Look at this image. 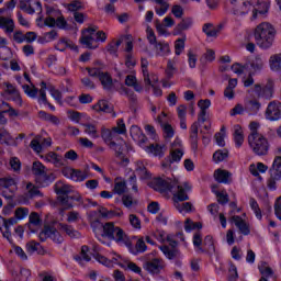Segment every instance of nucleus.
Returning <instances> with one entry per match:
<instances>
[{
  "instance_id": "obj_2",
  "label": "nucleus",
  "mask_w": 281,
  "mask_h": 281,
  "mask_svg": "<svg viewBox=\"0 0 281 281\" xmlns=\"http://www.w3.org/2000/svg\"><path fill=\"white\" fill-rule=\"evenodd\" d=\"M276 40V29L269 22H262L255 29V41L261 49H269Z\"/></svg>"
},
{
  "instance_id": "obj_13",
  "label": "nucleus",
  "mask_w": 281,
  "mask_h": 281,
  "mask_svg": "<svg viewBox=\"0 0 281 281\" xmlns=\"http://www.w3.org/2000/svg\"><path fill=\"white\" fill-rule=\"evenodd\" d=\"M266 119L270 120V122H276L281 119V103L279 101H272L268 104Z\"/></svg>"
},
{
  "instance_id": "obj_48",
  "label": "nucleus",
  "mask_w": 281,
  "mask_h": 281,
  "mask_svg": "<svg viewBox=\"0 0 281 281\" xmlns=\"http://www.w3.org/2000/svg\"><path fill=\"white\" fill-rule=\"evenodd\" d=\"M48 90L52 98H54L58 104H63V93L59 90H56L54 86H49Z\"/></svg>"
},
{
  "instance_id": "obj_19",
  "label": "nucleus",
  "mask_w": 281,
  "mask_h": 281,
  "mask_svg": "<svg viewBox=\"0 0 281 281\" xmlns=\"http://www.w3.org/2000/svg\"><path fill=\"white\" fill-rule=\"evenodd\" d=\"M110 148L114 150L117 159H121V164H128V158L124 157V146L115 142H110Z\"/></svg>"
},
{
  "instance_id": "obj_23",
  "label": "nucleus",
  "mask_w": 281,
  "mask_h": 281,
  "mask_svg": "<svg viewBox=\"0 0 281 281\" xmlns=\"http://www.w3.org/2000/svg\"><path fill=\"white\" fill-rule=\"evenodd\" d=\"M99 80L105 91H113V78L109 72H102Z\"/></svg>"
},
{
  "instance_id": "obj_44",
  "label": "nucleus",
  "mask_w": 281,
  "mask_h": 281,
  "mask_svg": "<svg viewBox=\"0 0 281 281\" xmlns=\"http://www.w3.org/2000/svg\"><path fill=\"white\" fill-rule=\"evenodd\" d=\"M136 172L140 179H150V173L143 162H137Z\"/></svg>"
},
{
  "instance_id": "obj_63",
  "label": "nucleus",
  "mask_w": 281,
  "mask_h": 281,
  "mask_svg": "<svg viewBox=\"0 0 281 281\" xmlns=\"http://www.w3.org/2000/svg\"><path fill=\"white\" fill-rule=\"evenodd\" d=\"M41 249V244L34 240L26 244V251L29 254H34V251H38Z\"/></svg>"
},
{
  "instance_id": "obj_1",
  "label": "nucleus",
  "mask_w": 281,
  "mask_h": 281,
  "mask_svg": "<svg viewBox=\"0 0 281 281\" xmlns=\"http://www.w3.org/2000/svg\"><path fill=\"white\" fill-rule=\"evenodd\" d=\"M102 236L109 240H114L116 245L127 247V249H133V241H131L128 235H126L124 229L120 226H115L113 222H108L103 225Z\"/></svg>"
},
{
  "instance_id": "obj_41",
  "label": "nucleus",
  "mask_w": 281,
  "mask_h": 281,
  "mask_svg": "<svg viewBox=\"0 0 281 281\" xmlns=\"http://www.w3.org/2000/svg\"><path fill=\"white\" fill-rule=\"evenodd\" d=\"M0 188L16 190V182L12 178H1L0 179Z\"/></svg>"
},
{
  "instance_id": "obj_3",
  "label": "nucleus",
  "mask_w": 281,
  "mask_h": 281,
  "mask_svg": "<svg viewBox=\"0 0 281 281\" xmlns=\"http://www.w3.org/2000/svg\"><path fill=\"white\" fill-rule=\"evenodd\" d=\"M32 172L35 177L36 183H40L42 188H47V186L56 181V176L54 173H47V167H45L41 161L33 162Z\"/></svg>"
},
{
  "instance_id": "obj_53",
  "label": "nucleus",
  "mask_w": 281,
  "mask_h": 281,
  "mask_svg": "<svg viewBox=\"0 0 281 281\" xmlns=\"http://www.w3.org/2000/svg\"><path fill=\"white\" fill-rule=\"evenodd\" d=\"M87 179V173L80 169H72V181H85Z\"/></svg>"
},
{
  "instance_id": "obj_22",
  "label": "nucleus",
  "mask_w": 281,
  "mask_h": 281,
  "mask_svg": "<svg viewBox=\"0 0 281 281\" xmlns=\"http://www.w3.org/2000/svg\"><path fill=\"white\" fill-rule=\"evenodd\" d=\"M214 178L217 183H231L232 173L227 170L217 169L214 172Z\"/></svg>"
},
{
  "instance_id": "obj_36",
  "label": "nucleus",
  "mask_w": 281,
  "mask_h": 281,
  "mask_svg": "<svg viewBox=\"0 0 281 281\" xmlns=\"http://www.w3.org/2000/svg\"><path fill=\"white\" fill-rule=\"evenodd\" d=\"M269 12V3L260 2L258 9L252 10V21L258 19V14H267Z\"/></svg>"
},
{
  "instance_id": "obj_29",
  "label": "nucleus",
  "mask_w": 281,
  "mask_h": 281,
  "mask_svg": "<svg viewBox=\"0 0 281 281\" xmlns=\"http://www.w3.org/2000/svg\"><path fill=\"white\" fill-rule=\"evenodd\" d=\"M193 21L192 18L182 19L181 22L176 26V31L178 34L181 32H186V30H190L192 27Z\"/></svg>"
},
{
  "instance_id": "obj_34",
  "label": "nucleus",
  "mask_w": 281,
  "mask_h": 281,
  "mask_svg": "<svg viewBox=\"0 0 281 281\" xmlns=\"http://www.w3.org/2000/svg\"><path fill=\"white\" fill-rule=\"evenodd\" d=\"M262 105L259 103L258 100L256 99H252V100H249L247 103H246V109L249 113H251L252 115H256V113H258V111H260V108Z\"/></svg>"
},
{
  "instance_id": "obj_18",
  "label": "nucleus",
  "mask_w": 281,
  "mask_h": 281,
  "mask_svg": "<svg viewBox=\"0 0 281 281\" xmlns=\"http://www.w3.org/2000/svg\"><path fill=\"white\" fill-rule=\"evenodd\" d=\"M190 142L192 150L199 148V123L194 122L190 127Z\"/></svg>"
},
{
  "instance_id": "obj_64",
  "label": "nucleus",
  "mask_w": 281,
  "mask_h": 281,
  "mask_svg": "<svg viewBox=\"0 0 281 281\" xmlns=\"http://www.w3.org/2000/svg\"><path fill=\"white\" fill-rule=\"evenodd\" d=\"M274 214L281 221V196L274 203Z\"/></svg>"
},
{
  "instance_id": "obj_43",
  "label": "nucleus",
  "mask_w": 281,
  "mask_h": 281,
  "mask_svg": "<svg viewBox=\"0 0 281 281\" xmlns=\"http://www.w3.org/2000/svg\"><path fill=\"white\" fill-rule=\"evenodd\" d=\"M56 38H58V32L53 30L50 32L44 33V36L38 38V43H49L52 41H56Z\"/></svg>"
},
{
  "instance_id": "obj_32",
  "label": "nucleus",
  "mask_w": 281,
  "mask_h": 281,
  "mask_svg": "<svg viewBox=\"0 0 281 281\" xmlns=\"http://www.w3.org/2000/svg\"><path fill=\"white\" fill-rule=\"evenodd\" d=\"M234 139L237 148H240L245 142V136L243 135V127L240 125H235Z\"/></svg>"
},
{
  "instance_id": "obj_46",
  "label": "nucleus",
  "mask_w": 281,
  "mask_h": 281,
  "mask_svg": "<svg viewBox=\"0 0 281 281\" xmlns=\"http://www.w3.org/2000/svg\"><path fill=\"white\" fill-rule=\"evenodd\" d=\"M79 41L81 45H86L88 49H93V41H95L93 34L88 33L87 35H83Z\"/></svg>"
},
{
  "instance_id": "obj_21",
  "label": "nucleus",
  "mask_w": 281,
  "mask_h": 281,
  "mask_svg": "<svg viewBox=\"0 0 281 281\" xmlns=\"http://www.w3.org/2000/svg\"><path fill=\"white\" fill-rule=\"evenodd\" d=\"M130 133L133 139L138 142V144H146V142H148V137H146L139 126L133 125L130 130Z\"/></svg>"
},
{
  "instance_id": "obj_59",
  "label": "nucleus",
  "mask_w": 281,
  "mask_h": 281,
  "mask_svg": "<svg viewBox=\"0 0 281 281\" xmlns=\"http://www.w3.org/2000/svg\"><path fill=\"white\" fill-rule=\"evenodd\" d=\"M204 247H206L207 251H216L214 247V238L211 235H207L204 238Z\"/></svg>"
},
{
  "instance_id": "obj_8",
  "label": "nucleus",
  "mask_w": 281,
  "mask_h": 281,
  "mask_svg": "<svg viewBox=\"0 0 281 281\" xmlns=\"http://www.w3.org/2000/svg\"><path fill=\"white\" fill-rule=\"evenodd\" d=\"M232 8L231 13L233 16L237 19L239 16H245L249 14V10H251V2L246 0H228Z\"/></svg>"
},
{
  "instance_id": "obj_20",
  "label": "nucleus",
  "mask_w": 281,
  "mask_h": 281,
  "mask_svg": "<svg viewBox=\"0 0 281 281\" xmlns=\"http://www.w3.org/2000/svg\"><path fill=\"white\" fill-rule=\"evenodd\" d=\"M92 109L97 111V113H113V104L109 103L106 100H99Z\"/></svg>"
},
{
  "instance_id": "obj_51",
  "label": "nucleus",
  "mask_w": 281,
  "mask_h": 281,
  "mask_svg": "<svg viewBox=\"0 0 281 281\" xmlns=\"http://www.w3.org/2000/svg\"><path fill=\"white\" fill-rule=\"evenodd\" d=\"M186 49V40L178 38L175 43V54L176 56H181V53Z\"/></svg>"
},
{
  "instance_id": "obj_24",
  "label": "nucleus",
  "mask_w": 281,
  "mask_h": 281,
  "mask_svg": "<svg viewBox=\"0 0 281 281\" xmlns=\"http://www.w3.org/2000/svg\"><path fill=\"white\" fill-rule=\"evenodd\" d=\"M250 173L252 177H258L260 180H262V177L260 176V172H266L269 170V167L262 162H257V165L252 164L249 166Z\"/></svg>"
},
{
  "instance_id": "obj_14",
  "label": "nucleus",
  "mask_w": 281,
  "mask_h": 281,
  "mask_svg": "<svg viewBox=\"0 0 281 281\" xmlns=\"http://www.w3.org/2000/svg\"><path fill=\"white\" fill-rule=\"evenodd\" d=\"M254 91L257 98H263V100H271V98H273V82L269 81L263 87L257 83L254 87Z\"/></svg>"
},
{
  "instance_id": "obj_6",
  "label": "nucleus",
  "mask_w": 281,
  "mask_h": 281,
  "mask_svg": "<svg viewBox=\"0 0 281 281\" xmlns=\"http://www.w3.org/2000/svg\"><path fill=\"white\" fill-rule=\"evenodd\" d=\"M190 190H192L190 183L183 182L182 184H179V182L173 181V188L170 191L173 194V203L179 201H190V195H188V192H190Z\"/></svg>"
},
{
  "instance_id": "obj_54",
  "label": "nucleus",
  "mask_w": 281,
  "mask_h": 281,
  "mask_svg": "<svg viewBox=\"0 0 281 281\" xmlns=\"http://www.w3.org/2000/svg\"><path fill=\"white\" fill-rule=\"evenodd\" d=\"M122 201L123 205H125V207H127L128 210H131L133 205H137V200H133V196L128 194L123 195Z\"/></svg>"
},
{
  "instance_id": "obj_60",
  "label": "nucleus",
  "mask_w": 281,
  "mask_h": 281,
  "mask_svg": "<svg viewBox=\"0 0 281 281\" xmlns=\"http://www.w3.org/2000/svg\"><path fill=\"white\" fill-rule=\"evenodd\" d=\"M171 14L176 16V19H182L183 18V7L179 4H175L171 8Z\"/></svg>"
},
{
  "instance_id": "obj_9",
  "label": "nucleus",
  "mask_w": 281,
  "mask_h": 281,
  "mask_svg": "<svg viewBox=\"0 0 281 281\" xmlns=\"http://www.w3.org/2000/svg\"><path fill=\"white\" fill-rule=\"evenodd\" d=\"M281 179V157L277 156L273 160L272 167L270 168V178L268 179V188L276 190V181Z\"/></svg>"
},
{
  "instance_id": "obj_17",
  "label": "nucleus",
  "mask_w": 281,
  "mask_h": 281,
  "mask_svg": "<svg viewBox=\"0 0 281 281\" xmlns=\"http://www.w3.org/2000/svg\"><path fill=\"white\" fill-rule=\"evenodd\" d=\"M231 221L236 225L240 234H243L244 236H249V234H251L249 224L245 223V220H243V217L235 215L231 218Z\"/></svg>"
},
{
  "instance_id": "obj_37",
  "label": "nucleus",
  "mask_w": 281,
  "mask_h": 281,
  "mask_svg": "<svg viewBox=\"0 0 281 281\" xmlns=\"http://www.w3.org/2000/svg\"><path fill=\"white\" fill-rule=\"evenodd\" d=\"M140 67L143 69V77L145 85H150V74L148 72V59L142 58Z\"/></svg>"
},
{
  "instance_id": "obj_47",
  "label": "nucleus",
  "mask_w": 281,
  "mask_h": 281,
  "mask_svg": "<svg viewBox=\"0 0 281 281\" xmlns=\"http://www.w3.org/2000/svg\"><path fill=\"white\" fill-rule=\"evenodd\" d=\"M26 190L29 191L30 198L34 199V196H43L38 187L33 186L32 182L26 184Z\"/></svg>"
},
{
  "instance_id": "obj_4",
  "label": "nucleus",
  "mask_w": 281,
  "mask_h": 281,
  "mask_svg": "<svg viewBox=\"0 0 281 281\" xmlns=\"http://www.w3.org/2000/svg\"><path fill=\"white\" fill-rule=\"evenodd\" d=\"M248 144L255 155L265 157L269 153V140L262 134L248 135Z\"/></svg>"
},
{
  "instance_id": "obj_11",
  "label": "nucleus",
  "mask_w": 281,
  "mask_h": 281,
  "mask_svg": "<svg viewBox=\"0 0 281 281\" xmlns=\"http://www.w3.org/2000/svg\"><path fill=\"white\" fill-rule=\"evenodd\" d=\"M47 238H50L53 243H57L58 245H60V243L64 240V238L60 236V233L52 226H45L44 229L40 233V240H42V243H45Z\"/></svg>"
},
{
  "instance_id": "obj_12",
  "label": "nucleus",
  "mask_w": 281,
  "mask_h": 281,
  "mask_svg": "<svg viewBox=\"0 0 281 281\" xmlns=\"http://www.w3.org/2000/svg\"><path fill=\"white\" fill-rule=\"evenodd\" d=\"M165 267H166V263L164 262V259H159V258L146 260L143 263V269H145V271H148V273H153L154 276L161 273V270Z\"/></svg>"
},
{
  "instance_id": "obj_61",
  "label": "nucleus",
  "mask_w": 281,
  "mask_h": 281,
  "mask_svg": "<svg viewBox=\"0 0 281 281\" xmlns=\"http://www.w3.org/2000/svg\"><path fill=\"white\" fill-rule=\"evenodd\" d=\"M187 56H188L189 67L191 69H194L196 67V55L192 52V49H189Z\"/></svg>"
},
{
  "instance_id": "obj_16",
  "label": "nucleus",
  "mask_w": 281,
  "mask_h": 281,
  "mask_svg": "<svg viewBox=\"0 0 281 281\" xmlns=\"http://www.w3.org/2000/svg\"><path fill=\"white\" fill-rule=\"evenodd\" d=\"M183 157V150L180 148L171 149L170 156L162 161V168H170L172 164L181 161V158Z\"/></svg>"
},
{
  "instance_id": "obj_50",
  "label": "nucleus",
  "mask_w": 281,
  "mask_h": 281,
  "mask_svg": "<svg viewBox=\"0 0 281 281\" xmlns=\"http://www.w3.org/2000/svg\"><path fill=\"white\" fill-rule=\"evenodd\" d=\"M162 131L165 139H172V137H175V130L172 128V125L168 123L162 124Z\"/></svg>"
},
{
  "instance_id": "obj_45",
  "label": "nucleus",
  "mask_w": 281,
  "mask_h": 281,
  "mask_svg": "<svg viewBox=\"0 0 281 281\" xmlns=\"http://www.w3.org/2000/svg\"><path fill=\"white\" fill-rule=\"evenodd\" d=\"M203 224L201 222H192V220L187 218L184 224L186 232H192V229H202Z\"/></svg>"
},
{
  "instance_id": "obj_10",
  "label": "nucleus",
  "mask_w": 281,
  "mask_h": 281,
  "mask_svg": "<svg viewBox=\"0 0 281 281\" xmlns=\"http://www.w3.org/2000/svg\"><path fill=\"white\" fill-rule=\"evenodd\" d=\"M20 10L26 12V14L43 13V4L38 0H20Z\"/></svg>"
},
{
  "instance_id": "obj_62",
  "label": "nucleus",
  "mask_w": 281,
  "mask_h": 281,
  "mask_svg": "<svg viewBox=\"0 0 281 281\" xmlns=\"http://www.w3.org/2000/svg\"><path fill=\"white\" fill-rule=\"evenodd\" d=\"M114 192L116 194H124L126 192V182L125 181L115 182Z\"/></svg>"
},
{
  "instance_id": "obj_26",
  "label": "nucleus",
  "mask_w": 281,
  "mask_h": 281,
  "mask_svg": "<svg viewBox=\"0 0 281 281\" xmlns=\"http://www.w3.org/2000/svg\"><path fill=\"white\" fill-rule=\"evenodd\" d=\"M271 71H281V53L271 55L269 58Z\"/></svg>"
},
{
  "instance_id": "obj_38",
  "label": "nucleus",
  "mask_w": 281,
  "mask_h": 281,
  "mask_svg": "<svg viewBox=\"0 0 281 281\" xmlns=\"http://www.w3.org/2000/svg\"><path fill=\"white\" fill-rule=\"evenodd\" d=\"M173 205L176 210H178V212L180 213L192 211V203L190 202L178 201V202H173Z\"/></svg>"
},
{
  "instance_id": "obj_5",
  "label": "nucleus",
  "mask_w": 281,
  "mask_h": 281,
  "mask_svg": "<svg viewBox=\"0 0 281 281\" xmlns=\"http://www.w3.org/2000/svg\"><path fill=\"white\" fill-rule=\"evenodd\" d=\"M72 191L74 187L65 184L63 181H58L55 184V192L58 194L57 201L64 205L65 210L72 207L71 203H69V195H67Z\"/></svg>"
},
{
  "instance_id": "obj_25",
  "label": "nucleus",
  "mask_w": 281,
  "mask_h": 281,
  "mask_svg": "<svg viewBox=\"0 0 281 281\" xmlns=\"http://www.w3.org/2000/svg\"><path fill=\"white\" fill-rule=\"evenodd\" d=\"M45 161H48L49 164H54L57 168H60V166H65V162H63V157L54 151H49L44 156Z\"/></svg>"
},
{
  "instance_id": "obj_15",
  "label": "nucleus",
  "mask_w": 281,
  "mask_h": 281,
  "mask_svg": "<svg viewBox=\"0 0 281 281\" xmlns=\"http://www.w3.org/2000/svg\"><path fill=\"white\" fill-rule=\"evenodd\" d=\"M173 186L175 182H171L170 179L165 180L162 178H156L151 181V188L161 194H164V192H171L172 188H175Z\"/></svg>"
},
{
  "instance_id": "obj_31",
  "label": "nucleus",
  "mask_w": 281,
  "mask_h": 281,
  "mask_svg": "<svg viewBox=\"0 0 281 281\" xmlns=\"http://www.w3.org/2000/svg\"><path fill=\"white\" fill-rule=\"evenodd\" d=\"M33 227H41V216L36 212H32L29 217V229L36 232Z\"/></svg>"
},
{
  "instance_id": "obj_40",
  "label": "nucleus",
  "mask_w": 281,
  "mask_h": 281,
  "mask_svg": "<svg viewBox=\"0 0 281 281\" xmlns=\"http://www.w3.org/2000/svg\"><path fill=\"white\" fill-rule=\"evenodd\" d=\"M83 127L85 133H87V135H91L93 139H98V137H100V135L98 134V127L94 124L85 123Z\"/></svg>"
},
{
  "instance_id": "obj_39",
  "label": "nucleus",
  "mask_w": 281,
  "mask_h": 281,
  "mask_svg": "<svg viewBox=\"0 0 281 281\" xmlns=\"http://www.w3.org/2000/svg\"><path fill=\"white\" fill-rule=\"evenodd\" d=\"M229 157V151L227 149H220L213 154V161L216 164L225 161Z\"/></svg>"
},
{
  "instance_id": "obj_42",
  "label": "nucleus",
  "mask_w": 281,
  "mask_h": 281,
  "mask_svg": "<svg viewBox=\"0 0 281 281\" xmlns=\"http://www.w3.org/2000/svg\"><path fill=\"white\" fill-rule=\"evenodd\" d=\"M166 148L165 145H150L148 147L149 153H151V155H154L155 157H164V149Z\"/></svg>"
},
{
  "instance_id": "obj_30",
  "label": "nucleus",
  "mask_w": 281,
  "mask_h": 281,
  "mask_svg": "<svg viewBox=\"0 0 281 281\" xmlns=\"http://www.w3.org/2000/svg\"><path fill=\"white\" fill-rule=\"evenodd\" d=\"M248 65L251 67L252 71H262L265 67V59H262V56L257 55Z\"/></svg>"
},
{
  "instance_id": "obj_28",
  "label": "nucleus",
  "mask_w": 281,
  "mask_h": 281,
  "mask_svg": "<svg viewBox=\"0 0 281 281\" xmlns=\"http://www.w3.org/2000/svg\"><path fill=\"white\" fill-rule=\"evenodd\" d=\"M160 250L162 251V254H165L166 258H168L169 260H175V258H179L180 256L179 249L177 248L161 246Z\"/></svg>"
},
{
  "instance_id": "obj_55",
  "label": "nucleus",
  "mask_w": 281,
  "mask_h": 281,
  "mask_svg": "<svg viewBox=\"0 0 281 281\" xmlns=\"http://www.w3.org/2000/svg\"><path fill=\"white\" fill-rule=\"evenodd\" d=\"M202 32H204V34L210 37L216 36V31L214 30V24L212 23H205L202 27Z\"/></svg>"
},
{
  "instance_id": "obj_7",
  "label": "nucleus",
  "mask_w": 281,
  "mask_h": 281,
  "mask_svg": "<svg viewBox=\"0 0 281 281\" xmlns=\"http://www.w3.org/2000/svg\"><path fill=\"white\" fill-rule=\"evenodd\" d=\"M147 40L149 45H154L156 56H168V54H170V45L165 42H157V36L153 29H147Z\"/></svg>"
},
{
  "instance_id": "obj_58",
  "label": "nucleus",
  "mask_w": 281,
  "mask_h": 281,
  "mask_svg": "<svg viewBox=\"0 0 281 281\" xmlns=\"http://www.w3.org/2000/svg\"><path fill=\"white\" fill-rule=\"evenodd\" d=\"M23 90L29 98H36V95H38V89L35 87L31 88L29 85H24Z\"/></svg>"
},
{
  "instance_id": "obj_27",
  "label": "nucleus",
  "mask_w": 281,
  "mask_h": 281,
  "mask_svg": "<svg viewBox=\"0 0 281 281\" xmlns=\"http://www.w3.org/2000/svg\"><path fill=\"white\" fill-rule=\"evenodd\" d=\"M0 27L5 30L8 34H12V32H14V20L0 16Z\"/></svg>"
},
{
  "instance_id": "obj_35",
  "label": "nucleus",
  "mask_w": 281,
  "mask_h": 281,
  "mask_svg": "<svg viewBox=\"0 0 281 281\" xmlns=\"http://www.w3.org/2000/svg\"><path fill=\"white\" fill-rule=\"evenodd\" d=\"M60 229L67 234L70 238H80V232L67 224H59Z\"/></svg>"
},
{
  "instance_id": "obj_33",
  "label": "nucleus",
  "mask_w": 281,
  "mask_h": 281,
  "mask_svg": "<svg viewBox=\"0 0 281 281\" xmlns=\"http://www.w3.org/2000/svg\"><path fill=\"white\" fill-rule=\"evenodd\" d=\"M259 273L263 276L262 278H273V269L269 267V265L266 261H262L259 266Z\"/></svg>"
},
{
  "instance_id": "obj_49",
  "label": "nucleus",
  "mask_w": 281,
  "mask_h": 281,
  "mask_svg": "<svg viewBox=\"0 0 281 281\" xmlns=\"http://www.w3.org/2000/svg\"><path fill=\"white\" fill-rule=\"evenodd\" d=\"M15 192H16V189L0 188V194L4 199H7V201H12V199H14V193Z\"/></svg>"
},
{
  "instance_id": "obj_52",
  "label": "nucleus",
  "mask_w": 281,
  "mask_h": 281,
  "mask_svg": "<svg viewBox=\"0 0 281 281\" xmlns=\"http://www.w3.org/2000/svg\"><path fill=\"white\" fill-rule=\"evenodd\" d=\"M250 207L255 212L257 218H262V211H260V206L258 205V201L256 199L251 198L250 201Z\"/></svg>"
},
{
  "instance_id": "obj_57",
  "label": "nucleus",
  "mask_w": 281,
  "mask_h": 281,
  "mask_svg": "<svg viewBox=\"0 0 281 281\" xmlns=\"http://www.w3.org/2000/svg\"><path fill=\"white\" fill-rule=\"evenodd\" d=\"M231 69L234 74H238L240 76L241 74H245V70L249 69V63L244 66H240V64H234Z\"/></svg>"
},
{
  "instance_id": "obj_56",
  "label": "nucleus",
  "mask_w": 281,
  "mask_h": 281,
  "mask_svg": "<svg viewBox=\"0 0 281 281\" xmlns=\"http://www.w3.org/2000/svg\"><path fill=\"white\" fill-rule=\"evenodd\" d=\"M88 254H89V246H82L81 256L75 257V260H85L86 262H89L91 260V257Z\"/></svg>"
}]
</instances>
